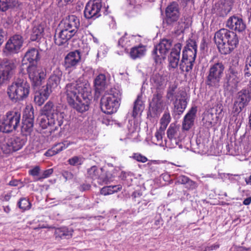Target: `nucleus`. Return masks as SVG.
I'll use <instances>...</instances> for the list:
<instances>
[{"instance_id":"nucleus-28","label":"nucleus","mask_w":251,"mask_h":251,"mask_svg":"<svg viewBox=\"0 0 251 251\" xmlns=\"http://www.w3.org/2000/svg\"><path fill=\"white\" fill-rule=\"evenodd\" d=\"M166 14L167 18L171 21H176L179 17L177 4L173 2L169 5L166 8Z\"/></svg>"},{"instance_id":"nucleus-48","label":"nucleus","mask_w":251,"mask_h":251,"mask_svg":"<svg viewBox=\"0 0 251 251\" xmlns=\"http://www.w3.org/2000/svg\"><path fill=\"white\" fill-rule=\"evenodd\" d=\"M213 114L208 113L203 118V120L205 121V124L207 126H212L213 125Z\"/></svg>"},{"instance_id":"nucleus-57","label":"nucleus","mask_w":251,"mask_h":251,"mask_svg":"<svg viewBox=\"0 0 251 251\" xmlns=\"http://www.w3.org/2000/svg\"><path fill=\"white\" fill-rule=\"evenodd\" d=\"M189 179V178L187 176L182 175L177 177V181L179 183L185 185L186 183H187Z\"/></svg>"},{"instance_id":"nucleus-32","label":"nucleus","mask_w":251,"mask_h":251,"mask_svg":"<svg viewBox=\"0 0 251 251\" xmlns=\"http://www.w3.org/2000/svg\"><path fill=\"white\" fill-rule=\"evenodd\" d=\"M142 98V95H138L136 100L134 101L132 112V116L134 118H136L137 116L140 115L144 108Z\"/></svg>"},{"instance_id":"nucleus-15","label":"nucleus","mask_w":251,"mask_h":251,"mask_svg":"<svg viewBox=\"0 0 251 251\" xmlns=\"http://www.w3.org/2000/svg\"><path fill=\"white\" fill-rule=\"evenodd\" d=\"M165 103L163 100L162 94L157 92L153 95L151 101L150 103V111L154 116L159 115L164 109Z\"/></svg>"},{"instance_id":"nucleus-54","label":"nucleus","mask_w":251,"mask_h":251,"mask_svg":"<svg viewBox=\"0 0 251 251\" xmlns=\"http://www.w3.org/2000/svg\"><path fill=\"white\" fill-rule=\"evenodd\" d=\"M9 8L8 0H0V9L5 11Z\"/></svg>"},{"instance_id":"nucleus-44","label":"nucleus","mask_w":251,"mask_h":251,"mask_svg":"<svg viewBox=\"0 0 251 251\" xmlns=\"http://www.w3.org/2000/svg\"><path fill=\"white\" fill-rule=\"evenodd\" d=\"M84 161V158L80 156H75L70 158L68 162L69 164L73 166H78L81 165Z\"/></svg>"},{"instance_id":"nucleus-42","label":"nucleus","mask_w":251,"mask_h":251,"mask_svg":"<svg viewBox=\"0 0 251 251\" xmlns=\"http://www.w3.org/2000/svg\"><path fill=\"white\" fill-rule=\"evenodd\" d=\"M164 134V130L159 129L155 133L154 138L156 142V144L161 147H165V142L163 141V136Z\"/></svg>"},{"instance_id":"nucleus-40","label":"nucleus","mask_w":251,"mask_h":251,"mask_svg":"<svg viewBox=\"0 0 251 251\" xmlns=\"http://www.w3.org/2000/svg\"><path fill=\"white\" fill-rule=\"evenodd\" d=\"M195 61L181 60L179 64V69L182 72L189 73L192 70Z\"/></svg>"},{"instance_id":"nucleus-25","label":"nucleus","mask_w":251,"mask_h":251,"mask_svg":"<svg viewBox=\"0 0 251 251\" xmlns=\"http://www.w3.org/2000/svg\"><path fill=\"white\" fill-rule=\"evenodd\" d=\"M40 59L39 51L38 49L32 48L29 49L25 53L23 60L22 64H34Z\"/></svg>"},{"instance_id":"nucleus-30","label":"nucleus","mask_w":251,"mask_h":251,"mask_svg":"<svg viewBox=\"0 0 251 251\" xmlns=\"http://www.w3.org/2000/svg\"><path fill=\"white\" fill-rule=\"evenodd\" d=\"M73 231L72 228L61 227L55 229L54 235L56 238L69 239L72 237Z\"/></svg>"},{"instance_id":"nucleus-45","label":"nucleus","mask_w":251,"mask_h":251,"mask_svg":"<svg viewBox=\"0 0 251 251\" xmlns=\"http://www.w3.org/2000/svg\"><path fill=\"white\" fill-rule=\"evenodd\" d=\"M72 143L68 141H65L63 142L59 143L53 146L56 153L60 152L62 150L68 147Z\"/></svg>"},{"instance_id":"nucleus-22","label":"nucleus","mask_w":251,"mask_h":251,"mask_svg":"<svg viewBox=\"0 0 251 251\" xmlns=\"http://www.w3.org/2000/svg\"><path fill=\"white\" fill-rule=\"evenodd\" d=\"M81 55L78 50L71 51L67 54L64 59V66L66 69H73L79 63Z\"/></svg>"},{"instance_id":"nucleus-6","label":"nucleus","mask_w":251,"mask_h":251,"mask_svg":"<svg viewBox=\"0 0 251 251\" xmlns=\"http://www.w3.org/2000/svg\"><path fill=\"white\" fill-rule=\"evenodd\" d=\"M122 92L121 90L112 88L109 93L101 99L100 107L102 112L111 114L117 112L120 105Z\"/></svg>"},{"instance_id":"nucleus-19","label":"nucleus","mask_w":251,"mask_h":251,"mask_svg":"<svg viewBox=\"0 0 251 251\" xmlns=\"http://www.w3.org/2000/svg\"><path fill=\"white\" fill-rule=\"evenodd\" d=\"M197 45L195 41L189 40L182 52L181 60L195 61L196 57Z\"/></svg>"},{"instance_id":"nucleus-29","label":"nucleus","mask_w":251,"mask_h":251,"mask_svg":"<svg viewBox=\"0 0 251 251\" xmlns=\"http://www.w3.org/2000/svg\"><path fill=\"white\" fill-rule=\"evenodd\" d=\"M50 94V91L46 89L45 87L39 92H36L34 96V101L38 105L41 106L44 101L48 98Z\"/></svg>"},{"instance_id":"nucleus-47","label":"nucleus","mask_w":251,"mask_h":251,"mask_svg":"<svg viewBox=\"0 0 251 251\" xmlns=\"http://www.w3.org/2000/svg\"><path fill=\"white\" fill-rule=\"evenodd\" d=\"M107 52V47L105 45H101L98 50L97 56L98 58H102L106 55Z\"/></svg>"},{"instance_id":"nucleus-26","label":"nucleus","mask_w":251,"mask_h":251,"mask_svg":"<svg viewBox=\"0 0 251 251\" xmlns=\"http://www.w3.org/2000/svg\"><path fill=\"white\" fill-rule=\"evenodd\" d=\"M197 112V107L193 106L184 117L182 127L186 130H189L194 124Z\"/></svg>"},{"instance_id":"nucleus-9","label":"nucleus","mask_w":251,"mask_h":251,"mask_svg":"<svg viewBox=\"0 0 251 251\" xmlns=\"http://www.w3.org/2000/svg\"><path fill=\"white\" fill-rule=\"evenodd\" d=\"M167 138L165 139V147L173 149L178 146L181 148L180 144L181 141L180 131L175 125L171 124L167 131Z\"/></svg>"},{"instance_id":"nucleus-7","label":"nucleus","mask_w":251,"mask_h":251,"mask_svg":"<svg viewBox=\"0 0 251 251\" xmlns=\"http://www.w3.org/2000/svg\"><path fill=\"white\" fill-rule=\"evenodd\" d=\"M225 68L222 62H218L210 65L205 81L206 85L209 88H218L221 85Z\"/></svg>"},{"instance_id":"nucleus-4","label":"nucleus","mask_w":251,"mask_h":251,"mask_svg":"<svg viewBox=\"0 0 251 251\" xmlns=\"http://www.w3.org/2000/svg\"><path fill=\"white\" fill-rule=\"evenodd\" d=\"M79 20L75 15H70L61 23V30L54 36L56 45L61 46L66 43L76 33L79 26Z\"/></svg>"},{"instance_id":"nucleus-20","label":"nucleus","mask_w":251,"mask_h":251,"mask_svg":"<svg viewBox=\"0 0 251 251\" xmlns=\"http://www.w3.org/2000/svg\"><path fill=\"white\" fill-rule=\"evenodd\" d=\"M226 79L228 86L231 88L237 87L239 82L241 80V75L238 68L230 66L226 75Z\"/></svg>"},{"instance_id":"nucleus-39","label":"nucleus","mask_w":251,"mask_h":251,"mask_svg":"<svg viewBox=\"0 0 251 251\" xmlns=\"http://www.w3.org/2000/svg\"><path fill=\"white\" fill-rule=\"evenodd\" d=\"M44 28L42 25H38L34 26L31 34V40L32 41H36L40 38L42 36Z\"/></svg>"},{"instance_id":"nucleus-41","label":"nucleus","mask_w":251,"mask_h":251,"mask_svg":"<svg viewBox=\"0 0 251 251\" xmlns=\"http://www.w3.org/2000/svg\"><path fill=\"white\" fill-rule=\"evenodd\" d=\"M19 207L23 211L30 209L31 204L29 200L25 198H21L18 202Z\"/></svg>"},{"instance_id":"nucleus-55","label":"nucleus","mask_w":251,"mask_h":251,"mask_svg":"<svg viewBox=\"0 0 251 251\" xmlns=\"http://www.w3.org/2000/svg\"><path fill=\"white\" fill-rule=\"evenodd\" d=\"M31 111L32 113V115H33V109L32 107L30 106H27L24 112L23 117L24 119L28 118V116L29 115V112Z\"/></svg>"},{"instance_id":"nucleus-36","label":"nucleus","mask_w":251,"mask_h":251,"mask_svg":"<svg viewBox=\"0 0 251 251\" xmlns=\"http://www.w3.org/2000/svg\"><path fill=\"white\" fill-rule=\"evenodd\" d=\"M10 142H12V147L13 152L19 151L21 149L25 144L24 139H21L18 137H13L9 138Z\"/></svg>"},{"instance_id":"nucleus-21","label":"nucleus","mask_w":251,"mask_h":251,"mask_svg":"<svg viewBox=\"0 0 251 251\" xmlns=\"http://www.w3.org/2000/svg\"><path fill=\"white\" fill-rule=\"evenodd\" d=\"M167 81V76L162 73L153 74L150 78L152 88L158 91L164 89Z\"/></svg>"},{"instance_id":"nucleus-46","label":"nucleus","mask_w":251,"mask_h":251,"mask_svg":"<svg viewBox=\"0 0 251 251\" xmlns=\"http://www.w3.org/2000/svg\"><path fill=\"white\" fill-rule=\"evenodd\" d=\"M231 7L230 5L224 4L220 8L218 14L221 17L226 16L230 11Z\"/></svg>"},{"instance_id":"nucleus-35","label":"nucleus","mask_w":251,"mask_h":251,"mask_svg":"<svg viewBox=\"0 0 251 251\" xmlns=\"http://www.w3.org/2000/svg\"><path fill=\"white\" fill-rule=\"evenodd\" d=\"M12 142H10L9 137L5 138L0 142V148L4 154H10L13 152L12 147Z\"/></svg>"},{"instance_id":"nucleus-27","label":"nucleus","mask_w":251,"mask_h":251,"mask_svg":"<svg viewBox=\"0 0 251 251\" xmlns=\"http://www.w3.org/2000/svg\"><path fill=\"white\" fill-rule=\"evenodd\" d=\"M186 94L181 92L179 95H176V100L174 102V105L175 110L178 114L183 113L187 106V101L186 99Z\"/></svg>"},{"instance_id":"nucleus-64","label":"nucleus","mask_w":251,"mask_h":251,"mask_svg":"<svg viewBox=\"0 0 251 251\" xmlns=\"http://www.w3.org/2000/svg\"><path fill=\"white\" fill-rule=\"evenodd\" d=\"M251 202V197H249L247 198H246L244 201H243V204L245 205H249Z\"/></svg>"},{"instance_id":"nucleus-1","label":"nucleus","mask_w":251,"mask_h":251,"mask_svg":"<svg viewBox=\"0 0 251 251\" xmlns=\"http://www.w3.org/2000/svg\"><path fill=\"white\" fill-rule=\"evenodd\" d=\"M65 93L67 100L77 112L83 113L89 108L92 98L89 84L79 80L66 85Z\"/></svg>"},{"instance_id":"nucleus-18","label":"nucleus","mask_w":251,"mask_h":251,"mask_svg":"<svg viewBox=\"0 0 251 251\" xmlns=\"http://www.w3.org/2000/svg\"><path fill=\"white\" fill-rule=\"evenodd\" d=\"M226 26L229 29L237 32H242L246 28V25L242 18L233 15L230 17L226 22Z\"/></svg>"},{"instance_id":"nucleus-37","label":"nucleus","mask_w":251,"mask_h":251,"mask_svg":"<svg viewBox=\"0 0 251 251\" xmlns=\"http://www.w3.org/2000/svg\"><path fill=\"white\" fill-rule=\"evenodd\" d=\"M121 185H111L103 187L100 190V193L104 196L111 195L122 189Z\"/></svg>"},{"instance_id":"nucleus-60","label":"nucleus","mask_w":251,"mask_h":251,"mask_svg":"<svg viewBox=\"0 0 251 251\" xmlns=\"http://www.w3.org/2000/svg\"><path fill=\"white\" fill-rule=\"evenodd\" d=\"M8 3L9 8L18 7L20 4L19 2L16 0H8Z\"/></svg>"},{"instance_id":"nucleus-24","label":"nucleus","mask_w":251,"mask_h":251,"mask_svg":"<svg viewBox=\"0 0 251 251\" xmlns=\"http://www.w3.org/2000/svg\"><path fill=\"white\" fill-rule=\"evenodd\" d=\"M181 50V44L180 43L176 44L172 49L168 57L169 68L175 69L178 67Z\"/></svg>"},{"instance_id":"nucleus-13","label":"nucleus","mask_w":251,"mask_h":251,"mask_svg":"<svg viewBox=\"0 0 251 251\" xmlns=\"http://www.w3.org/2000/svg\"><path fill=\"white\" fill-rule=\"evenodd\" d=\"M172 47V42L170 40L162 39L160 43L156 45L153 51L155 55L154 57L155 62H157L161 59H164L167 53Z\"/></svg>"},{"instance_id":"nucleus-43","label":"nucleus","mask_w":251,"mask_h":251,"mask_svg":"<svg viewBox=\"0 0 251 251\" xmlns=\"http://www.w3.org/2000/svg\"><path fill=\"white\" fill-rule=\"evenodd\" d=\"M171 120V116L169 113H165L160 119L161 127L160 129L164 130L166 128Z\"/></svg>"},{"instance_id":"nucleus-34","label":"nucleus","mask_w":251,"mask_h":251,"mask_svg":"<svg viewBox=\"0 0 251 251\" xmlns=\"http://www.w3.org/2000/svg\"><path fill=\"white\" fill-rule=\"evenodd\" d=\"M136 36L128 35L126 34L119 40V45L121 46L126 49L135 42Z\"/></svg>"},{"instance_id":"nucleus-52","label":"nucleus","mask_w":251,"mask_h":251,"mask_svg":"<svg viewBox=\"0 0 251 251\" xmlns=\"http://www.w3.org/2000/svg\"><path fill=\"white\" fill-rule=\"evenodd\" d=\"M176 89V86H173L172 87H169V88L168 90L167 93V95H166V97H167V99L171 100H173L174 97H175V96H176L174 95Z\"/></svg>"},{"instance_id":"nucleus-12","label":"nucleus","mask_w":251,"mask_h":251,"mask_svg":"<svg viewBox=\"0 0 251 251\" xmlns=\"http://www.w3.org/2000/svg\"><path fill=\"white\" fill-rule=\"evenodd\" d=\"M89 177L93 179H97L98 182L100 184L108 183L112 180V177L109 173H105L103 168H99L93 166L87 171Z\"/></svg>"},{"instance_id":"nucleus-17","label":"nucleus","mask_w":251,"mask_h":251,"mask_svg":"<svg viewBox=\"0 0 251 251\" xmlns=\"http://www.w3.org/2000/svg\"><path fill=\"white\" fill-rule=\"evenodd\" d=\"M15 67L12 61H6L0 64V87L9 79Z\"/></svg>"},{"instance_id":"nucleus-62","label":"nucleus","mask_w":251,"mask_h":251,"mask_svg":"<svg viewBox=\"0 0 251 251\" xmlns=\"http://www.w3.org/2000/svg\"><path fill=\"white\" fill-rule=\"evenodd\" d=\"M62 176L66 180L70 179L73 177L72 173L68 171H64L62 173Z\"/></svg>"},{"instance_id":"nucleus-3","label":"nucleus","mask_w":251,"mask_h":251,"mask_svg":"<svg viewBox=\"0 0 251 251\" xmlns=\"http://www.w3.org/2000/svg\"><path fill=\"white\" fill-rule=\"evenodd\" d=\"M214 40L219 51L223 54H229L239 44L237 34L225 28H222L215 33Z\"/></svg>"},{"instance_id":"nucleus-33","label":"nucleus","mask_w":251,"mask_h":251,"mask_svg":"<svg viewBox=\"0 0 251 251\" xmlns=\"http://www.w3.org/2000/svg\"><path fill=\"white\" fill-rule=\"evenodd\" d=\"M94 83L97 91L100 92L103 90L107 83L106 75L103 74H99L96 77Z\"/></svg>"},{"instance_id":"nucleus-23","label":"nucleus","mask_w":251,"mask_h":251,"mask_svg":"<svg viewBox=\"0 0 251 251\" xmlns=\"http://www.w3.org/2000/svg\"><path fill=\"white\" fill-rule=\"evenodd\" d=\"M62 75V71L59 68L55 69L49 77L45 89L50 93L53 89L57 88L60 84Z\"/></svg>"},{"instance_id":"nucleus-61","label":"nucleus","mask_w":251,"mask_h":251,"mask_svg":"<svg viewBox=\"0 0 251 251\" xmlns=\"http://www.w3.org/2000/svg\"><path fill=\"white\" fill-rule=\"evenodd\" d=\"M56 154H57L56 151H55L54 148L53 147L51 149L48 150L44 154L46 156H52Z\"/></svg>"},{"instance_id":"nucleus-53","label":"nucleus","mask_w":251,"mask_h":251,"mask_svg":"<svg viewBox=\"0 0 251 251\" xmlns=\"http://www.w3.org/2000/svg\"><path fill=\"white\" fill-rule=\"evenodd\" d=\"M52 169H49L44 171L42 174V176L40 177L35 179V181L39 180L42 178H45L49 177L53 173Z\"/></svg>"},{"instance_id":"nucleus-5","label":"nucleus","mask_w":251,"mask_h":251,"mask_svg":"<svg viewBox=\"0 0 251 251\" xmlns=\"http://www.w3.org/2000/svg\"><path fill=\"white\" fill-rule=\"evenodd\" d=\"M29 84L26 81L17 79L9 84L6 93L9 99L13 102L24 100L29 95Z\"/></svg>"},{"instance_id":"nucleus-11","label":"nucleus","mask_w":251,"mask_h":251,"mask_svg":"<svg viewBox=\"0 0 251 251\" xmlns=\"http://www.w3.org/2000/svg\"><path fill=\"white\" fill-rule=\"evenodd\" d=\"M251 100V93L246 89L239 91L235 98L233 105V111L239 113L246 106Z\"/></svg>"},{"instance_id":"nucleus-59","label":"nucleus","mask_w":251,"mask_h":251,"mask_svg":"<svg viewBox=\"0 0 251 251\" xmlns=\"http://www.w3.org/2000/svg\"><path fill=\"white\" fill-rule=\"evenodd\" d=\"M220 247V246L218 244H214L211 245H208L207 246L205 250L206 251H215L217 250L218 249H219Z\"/></svg>"},{"instance_id":"nucleus-50","label":"nucleus","mask_w":251,"mask_h":251,"mask_svg":"<svg viewBox=\"0 0 251 251\" xmlns=\"http://www.w3.org/2000/svg\"><path fill=\"white\" fill-rule=\"evenodd\" d=\"M245 75L248 77L251 75V53L247 59V63L245 69Z\"/></svg>"},{"instance_id":"nucleus-16","label":"nucleus","mask_w":251,"mask_h":251,"mask_svg":"<svg viewBox=\"0 0 251 251\" xmlns=\"http://www.w3.org/2000/svg\"><path fill=\"white\" fill-rule=\"evenodd\" d=\"M24 42L22 36L16 34L11 37L6 42L5 50L9 53L15 54L20 51Z\"/></svg>"},{"instance_id":"nucleus-63","label":"nucleus","mask_w":251,"mask_h":251,"mask_svg":"<svg viewBox=\"0 0 251 251\" xmlns=\"http://www.w3.org/2000/svg\"><path fill=\"white\" fill-rule=\"evenodd\" d=\"M4 33L3 30L0 29V46L4 41Z\"/></svg>"},{"instance_id":"nucleus-51","label":"nucleus","mask_w":251,"mask_h":251,"mask_svg":"<svg viewBox=\"0 0 251 251\" xmlns=\"http://www.w3.org/2000/svg\"><path fill=\"white\" fill-rule=\"evenodd\" d=\"M138 162L145 163L147 161V158L139 153H134L131 157Z\"/></svg>"},{"instance_id":"nucleus-49","label":"nucleus","mask_w":251,"mask_h":251,"mask_svg":"<svg viewBox=\"0 0 251 251\" xmlns=\"http://www.w3.org/2000/svg\"><path fill=\"white\" fill-rule=\"evenodd\" d=\"M138 135V132L136 131L134 126H132L128 128V133L127 134L126 138L129 139L135 138Z\"/></svg>"},{"instance_id":"nucleus-14","label":"nucleus","mask_w":251,"mask_h":251,"mask_svg":"<svg viewBox=\"0 0 251 251\" xmlns=\"http://www.w3.org/2000/svg\"><path fill=\"white\" fill-rule=\"evenodd\" d=\"M101 0H91L86 5L84 14L87 19H96L100 16L101 8Z\"/></svg>"},{"instance_id":"nucleus-10","label":"nucleus","mask_w":251,"mask_h":251,"mask_svg":"<svg viewBox=\"0 0 251 251\" xmlns=\"http://www.w3.org/2000/svg\"><path fill=\"white\" fill-rule=\"evenodd\" d=\"M27 71L33 86L40 85L46 76V70L41 66L30 65L27 67Z\"/></svg>"},{"instance_id":"nucleus-58","label":"nucleus","mask_w":251,"mask_h":251,"mask_svg":"<svg viewBox=\"0 0 251 251\" xmlns=\"http://www.w3.org/2000/svg\"><path fill=\"white\" fill-rule=\"evenodd\" d=\"M185 185L187 188L191 189H195L197 186L196 183L191 180L190 178L188 179L187 183H186Z\"/></svg>"},{"instance_id":"nucleus-56","label":"nucleus","mask_w":251,"mask_h":251,"mask_svg":"<svg viewBox=\"0 0 251 251\" xmlns=\"http://www.w3.org/2000/svg\"><path fill=\"white\" fill-rule=\"evenodd\" d=\"M40 171V167L39 166H35L32 169L29 171V174L33 176H37L39 175Z\"/></svg>"},{"instance_id":"nucleus-2","label":"nucleus","mask_w":251,"mask_h":251,"mask_svg":"<svg viewBox=\"0 0 251 251\" xmlns=\"http://www.w3.org/2000/svg\"><path fill=\"white\" fill-rule=\"evenodd\" d=\"M42 112L46 117L39 118V125L43 129L49 128L50 132L55 131L63 124L65 113L60 106H55L50 101L43 107Z\"/></svg>"},{"instance_id":"nucleus-31","label":"nucleus","mask_w":251,"mask_h":251,"mask_svg":"<svg viewBox=\"0 0 251 251\" xmlns=\"http://www.w3.org/2000/svg\"><path fill=\"white\" fill-rule=\"evenodd\" d=\"M146 52V47L143 45H139L133 47L130 51V56L133 59L141 58L143 56Z\"/></svg>"},{"instance_id":"nucleus-8","label":"nucleus","mask_w":251,"mask_h":251,"mask_svg":"<svg viewBox=\"0 0 251 251\" xmlns=\"http://www.w3.org/2000/svg\"><path fill=\"white\" fill-rule=\"evenodd\" d=\"M20 119L19 112L8 111L0 119V130L3 132H10L15 130L20 124Z\"/></svg>"},{"instance_id":"nucleus-38","label":"nucleus","mask_w":251,"mask_h":251,"mask_svg":"<svg viewBox=\"0 0 251 251\" xmlns=\"http://www.w3.org/2000/svg\"><path fill=\"white\" fill-rule=\"evenodd\" d=\"M33 118L31 111L29 112L28 118L25 119L22 126V129L27 132H30L33 126Z\"/></svg>"}]
</instances>
